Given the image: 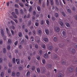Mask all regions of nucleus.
<instances>
[{
  "mask_svg": "<svg viewBox=\"0 0 77 77\" xmlns=\"http://www.w3.org/2000/svg\"><path fill=\"white\" fill-rule=\"evenodd\" d=\"M1 33L2 37H4V41H6V36L5 35V33L4 32V31H3V30H1Z\"/></svg>",
  "mask_w": 77,
  "mask_h": 77,
  "instance_id": "nucleus-1",
  "label": "nucleus"
},
{
  "mask_svg": "<svg viewBox=\"0 0 77 77\" xmlns=\"http://www.w3.org/2000/svg\"><path fill=\"white\" fill-rule=\"evenodd\" d=\"M6 29L7 33V34H8V35H9V36H11V32H10V31L9 30L8 28H6Z\"/></svg>",
  "mask_w": 77,
  "mask_h": 77,
  "instance_id": "nucleus-2",
  "label": "nucleus"
},
{
  "mask_svg": "<svg viewBox=\"0 0 77 77\" xmlns=\"http://www.w3.org/2000/svg\"><path fill=\"white\" fill-rule=\"evenodd\" d=\"M11 14L12 15H13V17H14V18H17V15H16V14H15V13L14 12H12L11 13Z\"/></svg>",
  "mask_w": 77,
  "mask_h": 77,
  "instance_id": "nucleus-3",
  "label": "nucleus"
},
{
  "mask_svg": "<svg viewBox=\"0 0 77 77\" xmlns=\"http://www.w3.org/2000/svg\"><path fill=\"white\" fill-rule=\"evenodd\" d=\"M55 30L57 32H59L60 30V29L59 27L57 26L55 28Z\"/></svg>",
  "mask_w": 77,
  "mask_h": 77,
  "instance_id": "nucleus-4",
  "label": "nucleus"
},
{
  "mask_svg": "<svg viewBox=\"0 0 77 77\" xmlns=\"http://www.w3.org/2000/svg\"><path fill=\"white\" fill-rule=\"evenodd\" d=\"M45 31L46 34H47V35H48V34H49V31L48 30V29H45Z\"/></svg>",
  "mask_w": 77,
  "mask_h": 77,
  "instance_id": "nucleus-5",
  "label": "nucleus"
},
{
  "mask_svg": "<svg viewBox=\"0 0 77 77\" xmlns=\"http://www.w3.org/2000/svg\"><path fill=\"white\" fill-rule=\"evenodd\" d=\"M12 42V41H11V40L10 38H9L8 40V44H11Z\"/></svg>",
  "mask_w": 77,
  "mask_h": 77,
  "instance_id": "nucleus-6",
  "label": "nucleus"
},
{
  "mask_svg": "<svg viewBox=\"0 0 77 77\" xmlns=\"http://www.w3.org/2000/svg\"><path fill=\"white\" fill-rule=\"evenodd\" d=\"M16 75V73L14 71H13L12 73V77H14Z\"/></svg>",
  "mask_w": 77,
  "mask_h": 77,
  "instance_id": "nucleus-7",
  "label": "nucleus"
},
{
  "mask_svg": "<svg viewBox=\"0 0 77 77\" xmlns=\"http://www.w3.org/2000/svg\"><path fill=\"white\" fill-rule=\"evenodd\" d=\"M30 71H28L26 73V76L29 77V76H30Z\"/></svg>",
  "mask_w": 77,
  "mask_h": 77,
  "instance_id": "nucleus-8",
  "label": "nucleus"
},
{
  "mask_svg": "<svg viewBox=\"0 0 77 77\" xmlns=\"http://www.w3.org/2000/svg\"><path fill=\"white\" fill-rule=\"evenodd\" d=\"M55 3L57 6H59V2L58 1V0H55Z\"/></svg>",
  "mask_w": 77,
  "mask_h": 77,
  "instance_id": "nucleus-9",
  "label": "nucleus"
},
{
  "mask_svg": "<svg viewBox=\"0 0 77 77\" xmlns=\"http://www.w3.org/2000/svg\"><path fill=\"white\" fill-rule=\"evenodd\" d=\"M48 49L49 50H52L53 49V47L52 46H50L49 47Z\"/></svg>",
  "mask_w": 77,
  "mask_h": 77,
  "instance_id": "nucleus-10",
  "label": "nucleus"
},
{
  "mask_svg": "<svg viewBox=\"0 0 77 77\" xmlns=\"http://www.w3.org/2000/svg\"><path fill=\"white\" fill-rule=\"evenodd\" d=\"M50 2L51 5V6L53 5V4H54V2H53V0H50Z\"/></svg>",
  "mask_w": 77,
  "mask_h": 77,
  "instance_id": "nucleus-11",
  "label": "nucleus"
},
{
  "mask_svg": "<svg viewBox=\"0 0 77 77\" xmlns=\"http://www.w3.org/2000/svg\"><path fill=\"white\" fill-rule=\"evenodd\" d=\"M69 71V72H72L73 71V69L71 68H70L69 69H68Z\"/></svg>",
  "mask_w": 77,
  "mask_h": 77,
  "instance_id": "nucleus-12",
  "label": "nucleus"
},
{
  "mask_svg": "<svg viewBox=\"0 0 77 77\" xmlns=\"http://www.w3.org/2000/svg\"><path fill=\"white\" fill-rule=\"evenodd\" d=\"M15 11L16 14L17 15L18 14H19V13H18V10L17 8H16L15 9Z\"/></svg>",
  "mask_w": 77,
  "mask_h": 77,
  "instance_id": "nucleus-13",
  "label": "nucleus"
},
{
  "mask_svg": "<svg viewBox=\"0 0 77 77\" xmlns=\"http://www.w3.org/2000/svg\"><path fill=\"white\" fill-rule=\"evenodd\" d=\"M66 26H67V27H70V25H69V23H68L66 22Z\"/></svg>",
  "mask_w": 77,
  "mask_h": 77,
  "instance_id": "nucleus-14",
  "label": "nucleus"
},
{
  "mask_svg": "<svg viewBox=\"0 0 77 77\" xmlns=\"http://www.w3.org/2000/svg\"><path fill=\"white\" fill-rule=\"evenodd\" d=\"M18 35L19 37H21L22 36V33H21V32H19L18 33Z\"/></svg>",
  "mask_w": 77,
  "mask_h": 77,
  "instance_id": "nucleus-15",
  "label": "nucleus"
},
{
  "mask_svg": "<svg viewBox=\"0 0 77 77\" xmlns=\"http://www.w3.org/2000/svg\"><path fill=\"white\" fill-rule=\"evenodd\" d=\"M60 24L61 26L62 27H63V22L62 21H60Z\"/></svg>",
  "mask_w": 77,
  "mask_h": 77,
  "instance_id": "nucleus-16",
  "label": "nucleus"
},
{
  "mask_svg": "<svg viewBox=\"0 0 77 77\" xmlns=\"http://www.w3.org/2000/svg\"><path fill=\"white\" fill-rule=\"evenodd\" d=\"M44 57L45 58H48V56L47 54H45L44 55Z\"/></svg>",
  "mask_w": 77,
  "mask_h": 77,
  "instance_id": "nucleus-17",
  "label": "nucleus"
},
{
  "mask_svg": "<svg viewBox=\"0 0 77 77\" xmlns=\"http://www.w3.org/2000/svg\"><path fill=\"white\" fill-rule=\"evenodd\" d=\"M3 76H4V73H3V72H2L0 74V77H3Z\"/></svg>",
  "mask_w": 77,
  "mask_h": 77,
  "instance_id": "nucleus-18",
  "label": "nucleus"
},
{
  "mask_svg": "<svg viewBox=\"0 0 77 77\" xmlns=\"http://www.w3.org/2000/svg\"><path fill=\"white\" fill-rule=\"evenodd\" d=\"M16 60L17 62V64H20V59H16Z\"/></svg>",
  "mask_w": 77,
  "mask_h": 77,
  "instance_id": "nucleus-19",
  "label": "nucleus"
},
{
  "mask_svg": "<svg viewBox=\"0 0 77 77\" xmlns=\"http://www.w3.org/2000/svg\"><path fill=\"white\" fill-rule=\"evenodd\" d=\"M37 9L38 11H41V7L38 6H37Z\"/></svg>",
  "mask_w": 77,
  "mask_h": 77,
  "instance_id": "nucleus-20",
  "label": "nucleus"
},
{
  "mask_svg": "<svg viewBox=\"0 0 77 77\" xmlns=\"http://www.w3.org/2000/svg\"><path fill=\"white\" fill-rule=\"evenodd\" d=\"M62 34H63V37L64 38H65V31H63L62 32Z\"/></svg>",
  "mask_w": 77,
  "mask_h": 77,
  "instance_id": "nucleus-21",
  "label": "nucleus"
},
{
  "mask_svg": "<svg viewBox=\"0 0 77 77\" xmlns=\"http://www.w3.org/2000/svg\"><path fill=\"white\" fill-rule=\"evenodd\" d=\"M12 63H15V58L14 57L13 58Z\"/></svg>",
  "mask_w": 77,
  "mask_h": 77,
  "instance_id": "nucleus-22",
  "label": "nucleus"
},
{
  "mask_svg": "<svg viewBox=\"0 0 77 77\" xmlns=\"http://www.w3.org/2000/svg\"><path fill=\"white\" fill-rule=\"evenodd\" d=\"M23 67H22L21 66H20L19 67V71H21V70H23Z\"/></svg>",
  "mask_w": 77,
  "mask_h": 77,
  "instance_id": "nucleus-23",
  "label": "nucleus"
},
{
  "mask_svg": "<svg viewBox=\"0 0 77 77\" xmlns=\"http://www.w3.org/2000/svg\"><path fill=\"white\" fill-rule=\"evenodd\" d=\"M35 66H33L31 68V69L32 70V71H33L35 70Z\"/></svg>",
  "mask_w": 77,
  "mask_h": 77,
  "instance_id": "nucleus-24",
  "label": "nucleus"
},
{
  "mask_svg": "<svg viewBox=\"0 0 77 77\" xmlns=\"http://www.w3.org/2000/svg\"><path fill=\"white\" fill-rule=\"evenodd\" d=\"M46 5L47 6H49V0H47Z\"/></svg>",
  "mask_w": 77,
  "mask_h": 77,
  "instance_id": "nucleus-25",
  "label": "nucleus"
},
{
  "mask_svg": "<svg viewBox=\"0 0 77 77\" xmlns=\"http://www.w3.org/2000/svg\"><path fill=\"white\" fill-rule=\"evenodd\" d=\"M54 40L55 42H56L57 41V38L56 37H54Z\"/></svg>",
  "mask_w": 77,
  "mask_h": 77,
  "instance_id": "nucleus-26",
  "label": "nucleus"
},
{
  "mask_svg": "<svg viewBox=\"0 0 77 77\" xmlns=\"http://www.w3.org/2000/svg\"><path fill=\"white\" fill-rule=\"evenodd\" d=\"M42 33V31H41V30H39L38 31V35H41V33Z\"/></svg>",
  "mask_w": 77,
  "mask_h": 77,
  "instance_id": "nucleus-27",
  "label": "nucleus"
},
{
  "mask_svg": "<svg viewBox=\"0 0 77 77\" xmlns=\"http://www.w3.org/2000/svg\"><path fill=\"white\" fill-rule=\"evenodd\" d=\"M19 5L21 6L22 8L23 7V6H24V5L22 3H19Z\"/></svg>",
  "mask_w": 77,
  "mask_h": 77,
  "instance_id": "nucleus-28",
  "label": "nucleus"
},
{
  "mask_svg": "<svg viewBox=\"0 0 77 77\" xmlns=\"http://www.w3.org/2000/svg\"><path fill=\"white\" fill-rule=\"evenodd\" d=\"M28 26H30L31 24H32V21L31 20H29L28 23Z\"/></svg>",
  "mask_w": 77,
  "mask_h": 77,
  "instance_id": "nucleus-29",
  "label": "nucleus"
},
{
  "mask_svg": "<svg viewBox=\"0 0 77 77\" xmlns=\"http://www.w3.org/2000/svg\"><path fill=\"white\" fill-rule=\"evenodd\" d=\"M55 17H56V18H57L59 16V14H58V13H56L55 14Z\"/></svg>",
  "mask_w": 77,
  "mask_h": 77,
  "instance_id": "nucleus-30",
  "label": "nucleus"
},
{
  "mask_svg": "<svg viewBox=\"0 0 77 77\" xmlns=\"http://www.w3.org/2000/svg\"><path fill=\"white\" fill-rule=\"evenodd\" d=\"M18 41H17L16 42H14V44L15 45H17L18 44Z\"/></svg>",
  "mask_w": 77,
  "mask_h": 77,
  "instance_id": "nucleus-31",
  "label": "nucleus"
},
{
  "mask_svg": "<svg viewBox=\"0 0 77 77\" xmlns=\"http://www.w3.org/2000/svg\"><path fill=\"white\" fill-rule=\"evenodd\" d=\"M37 71L38 72V73H39L40 72V69L39 68H37Z\"/></svg>",
  "mask_w": 77,
  "mask_h": 77,
  "instance_id": "nucleus-32",
  "label": "nucleus"
},
{
  "mask_svg": "<svg viewBox=\"0 0 77 77\" xmlns=\"http://www.w3.org/2000/svg\"><path fill=\"white\" fill-rule=\"evenodd\" d=\"M7 48L8 50H10L11 48V46H10V45H8L7 46Z\"/></svg>",
  "mask_w": 77,
  "mask_h": 77,
  "instance_id": "nucleus-33",
  "label": "nucleus"
},
{
  "mask_svg": "<svg viewBox=\"0 0 77 77\" xmlns=\"http://www.w3.org/2000/svg\"><path fill=\"white\" fill-rule=\"evenodd\" d=\"M72 53H74L75 52V49L74 48L72 49Z\"/></svg>",
  "mask_w": 77,
  "mask_h": 77,
  "instance_id": "nucleus-34",
  "label": "nucleus"
},
{
  "mask_svg": "<svg viewBox=\"0 0 77 77\" xmlns=\"http://www.w3.org/2000/svg\"><path fill=\"white\" fill-rule=\"evenodd\" d=\"M63 77V74L62 73H60L58 75V77Z\"/></svg>",
  "mask_w": 77,
  "mask_h": 77,
  "instance_id": "nucleus-35",
  "label": "nucleus"
},
{
  "mask_svg": "<svg viewBox=\"0 0 77 77\" xmlns=\"http://www.w3.org/2000/svg\"><path fill=\"white\" fill-rule=\"evenodd\" d=\"M20 72H17V73H16V75L18 77H19L20 76Z\"/></svg>",
  "mask_w": 77,
  "mask_h": 77,
  "instance_id": "nucleus-36",
  "label": "nucleus"
},
{
  "mask_svg": "<svg viewBox=\"0 0 77 77\" xmlns=\"http://www.w3.org/2000/svg\"><path fill=\"white\" fill-rule=\"evenodd\" d=\"M44 40L45 42H48V39L46 38H45Z\"/></svg>",
  "mask_w": 77,
  "mask_h": 77,
  "instance_id": "nucleus-37",
  "label": "nucleus"
},
{
  "mask_svg": "<svg viewBox=\"0 0 77 77\" xmlns=\"http://www.w3.org/2000/svg\"><path fill=\"white\" fill-rule=\"evenodd\" d=\"M42 47L43 48H45V45L44 44H43L42 45Z\"/></svg>",
  "mask_w": 77,
  "mask_h": 77,
  "instance_id": "nucleus-38",
  "label": "nucleus"
},
{
  "mask_svg": "<svg viewBox=\"0 0 77 77\" xmlns=\"http://www.w3.org/2000/svg\"><path fill=\"white\" fill-rule=\"evenodd\" d=\"M3 51L4 53H6V48H4L3 49Z\"/></svg>",
  "mask_w": 77,
  "mask_h": 77,
  "instance_id": "nucleus-39",
  "label": "nucleus"
},
{
  "mask_svg": "<svg viewBox=\"0 0 77 77\" xmlns=\"http://www.w3.org/2000/svg\"><path fill=\"white\" fill-rule=\"evenodd\" d=\"M61 14L64 17H65V13H64V12H61Z\"/></svg>",
  "mask_w": 77,
  "mask_h": 77,
  "instance_id": "nucleus-40",
  "label": "nucleus"
},
{
  "mask_svg": "<svg viewBox=\"0 0 77 77\" xmlns=\"http://www.w3.org/2000/svg\"><path fill=\"white\" fill-rule=\"evenodd\" d=\"M11 70L10 69H8V73H11Z\"/></svg>",
  "mask_w": 77,
  "mask_h": 77,
  "instance_id": "nucleus-41",
  "label": "nucleus"
},
{
  "mask_svg": "<svg viewBox=\"0 0 77 77\" xmlns=\"http://www.w3.org/2000/svg\"><path fill=\"white\" fill-rule=\"evenodd\" d=\"M11 32L13 35H14V31L12 30V29L11 30Z\"/></svg>",
  "mask_w": 77,
  "mask_h": 77,
  "instance_id": "nucleus-42",
  "label": "nucleus"
},
{
  "mask_svg": "<svg viewBox=\"0 0 77 77\" xmlns=\"http://www.w3.org/2000/svg\"><path fill=\"white\" fill-rule=\"evenodd\" d=\"M36 59L37 60H40V56H37L36 57Z\"/></svg>",
  "mask_w": 77,
  "mask_h": 77,
  "instance_id": "nucleus-43",
  "label": "nucleus"
},
{
  "mask_svg": "<svg viewBox=\"0 0 77 77\" xmlns=\"http://www.w3.org/2000/svg\"><path fill=\"white\" fill-rule=\"evenodd\" d=\"M8 65L9 66H10V67H12V64L11 63H9L8 64Z\"/></svg>",
  "mask_w": 77,
  "mask_h": 77,
  "instance_id": "nucleus-44",
  "label": "nucleus"
},
{
  "mask_svg": "<svg viewBox=\"0 0 77 77\" xmlns=\"http://www.w3.org/2000/svg\"><path fill=\"white\" fill-rule=\"evenodd\" d=\"M42 62L44 64V63H45V59H42Z\"/></svg>",
  "mask_w": 77,
  "mask_h": 77,
  "instance_id": "nucleus-45",
  "label": "nucleus"
},
{
  "mask_svg": "<svg viewBox=\"0 0 77 77\" xmlns=\"http://www.w3.org/2000/svg\"><path fill=\"white\" fill-rule=\"evenodd\" d=\"M67 11L69 14H71V10L69 9H67Z\"/></svg>",
  "mask_w": 77,
  "mask_h": 77,
  "instance_id": "nucleus-46",
  "label": "nucleus"
},
{
  "mask_svg": "<svg viewBox=\"0 0 77 77\" xmlns=\"http://www.w3.org/2000/svg\"><path fill=\"white\" fill-rule=\"evenodd\" d=\"M39 54L40 55H41V54H42V50H41L39 51Z\"/></svg>",
  "mask_w": 77,
  "mask_h": 77,
  "instance_id": "nucleus-47",
  "label": "nucleus"
},
{
  "mask_svg": "<svg viewBox=\"0 0 77 77\" xmlns=\"http://www.w3.org/2000/svg\"><path fill=\"white\" fill-rule=\"evenodd\" d=\"M60 5L61 7H63V4H62V2L60 1Z\"/></svg>",
  "mask_w": 77,
  "mask_h": 77,
  "instance_id": "nucleus-48",
  "label": "nucleus"
},
{
  "mask_svg": "<svg viewBox=\"0 0 77 77\" xmlns=\"http://www.w3.org/2000/svg\"><path fill=\"white\" fill-rule=\"evenodd\" d=\"M35 48H38V45L37 44H35Z\"/></svg>",
  "mask_w": 77,
  "mask_h": 77,
  "instance_id": "nucleus-49",
  "label": "nucleus"
},
{
  "mask_svg": "<svg viewBox=\"0 0 77 77\" xmlns=\"http://www.w3.org/2000/svg\"><path fill=\"white\" fill-rule=\"evenodd\" d=\"M35 26H39V23L38 22H35Z\"/></svg>",
  "mask_w": 77,
  "mask_h": 77,
  "instance_id": "nucleus-50",
  "label": "nucleus"
},
{
  "mask_svg": "<svg viewBox=\"0 0 77 77\" xmlns=\"http://www.w3.org/2000/svg\"><path fill=\"white\" fill-rule=\"evenodd\" d=\"M46 22L47 24H48V25H49V21H48V20H46Z\"/></svg>",
  "mask_w": 77,
  "mask_h": 77,
  "instance_id": "nucleus-51",
  "label": "nucleus"
},
{
  "mask_svg": "<svg viewBox=\"0 0 77 77\" xmlns=\"http://www.w3.org/2000/svg\"><path fill=\"white\" fill-rule=\"evenodd\" d=\"M32 8L30 7L29 9V12H32Z\"/></svg>",
  "mask_w": 77,
  "mask_h": 77,
  "instance_id": "nucleus-52",
  "label": "nucleus"
},
{
  "mask_svg": "<svg viewBox=\"0 0 77 77\" xmlns=\"http://www.w3.org/2000/svg\"><path fill=\"white\" fill-rule=\"evenodd\" d=\"M42 0L43 1V0H38V2L39 5H40L41 3V2H42Z\"/></svg>",
  "mask_w": 77,
  "mask_h": 77,
  "instance_id": "nucleus-53",
  "label": "nucleus"
},
{
  "mask_svg": "<svg viewBox=\"0 0 77 77\" xmlns=\"http://www.w3.org/2000/svg\"><path fill=\"white\" fill-rule=\"evenodd\" d=\"M14 21L16 23H18V21H17V20L16 19H13Z\"/></svg>",
  "mask_w": 77,
  "mask_h": 77,
  "instance_id": "nucleus-54",
  "label": "nucleus"
},
{
  "mask_svg": "<svg viewBox=\"0 0 77 77\" xmlns=\"http://www.w3.org/2000/svg\"><path fill=\"white\" fill-rule=\"evenodd\" d=\"M14 6L15 8H19V6H18V5L17 4H15Z\"/></svg>",
  "mask_w": 77,
  "mask_h": 77,
  "instance_id": "nucleus-55",
  "label": "nucleus"
},
{
  "mask_svg": "<svg viewBox=\"0 0 77 77\" xmlns=\"http://www.w3.org/2000/svg\"><path fill=\"white\" fill-rule=\"evenodd\" d=\"M20 11L21 14H24V12H23V9H20Z\"/></svg>",
  "mask_w": 77,
  "mask_h": 77,
  "instance_id": "nucleus-56",
  "label": "nucleus"
},
{
  "mask_svg": "<svg viewBox=\"0 0 77 77\" xmlns=\"http://www.w3.org/2000/svg\"><path fill=\"white\" fill-rule=\"evenodd\" d=\"M3 61L2 58H0V63H2Z\"/></svg>",
  "mask_w": 77,
  "mask_h": 77,
  "instance_id": "nucleus-57",
  "label": "nucleus"
},
{
  "mask_svg": "<svg viewBox=\"0 0 77 77\" xmlns=\"http://www.w3.org/2000/svg\"><path fill=\"white\" fill-rule=\"evenodd\" d=\"M52 19L53 21H54V20H55V18H54V16H52Z\"/></svg>",
  "mask_w": 77,
  "mask_h": 77,
  "instance_id": "nucleus-58",
  "label": "nucleus"
},
{
  "mask_svg": "<svg viewBox=\"0 0 77 77\" xmlns=\"http://www.w3.org/2000/svg\"><path fill=\"white\" fill-rule=\"evenodd\" d=\"M41 25H43V24H44V21H43L42 20L41 21Z\"/></svg>",
  "mask_w": 77,
  "mask_h": 77,
  "instance_id": "nucleus-59",
  "label": "nucleus"
},
{
  "mask_svg": "<svg viewBox=\"0 0 77 77\" xmlns=\"http://www.w3.org/2000/svg\"><path fill=\"white\" fill-rule=\"evenodd\" d=\"M25 37L27 39H29V37H28V36H27V35H25Z\"/></svg>",
  "mask_w": 77,
  "mask_h": 77,
  "instance_id": "nucleus-60",
  "label": "nucleus"
},
{
  "mask_svg": "<svg viewBox=\"0 0 77 77\" xmlns=\"http://www.w3.org/2000/svg\"><path fill=\"white\" fill-rule=\"evenodd\" d=\"M11 22L12 23V24H13V25H15V23L13 21H12V20H11Z\"/></svg>",
  "mask_w": 77,
  "mask_h": 77,
  "instance_id": "nucleus-61",
  "label": "nucleus"
},
{
  "mask_svg": "<svg viewBox=\"0 0 77 77\" xmlns=\"http://www.w3.org/2000/svg\"><path fill=\"white\" fill-rule=\"evenodd\" d=\"M55 56L54 57V59H56L57 58V55L56 54H55Z\"/></svg>",
  "mask_w": 77,
  "mask_h": 77,
  "instance_id": "nucleus-62",
  "label": "nucleus"
},
{
  "mask_svg": "<svg viewBox=\"0 0 77 77\" xmlns=\"http://www.w3.org/2000/svg\"><path fill=\"white\" fill-rule=\"evenodd\" d=\"M32 32L34 35H35L36 34V31H35V30H33L32 31Z\"/></svg>",
  "mask_w": 77,
  "mask_h": 77,
  "instance_id": "nucleus-63",
  "label": "nucleus"
},
{
  "mask_svg": "<svg viewBox=\"0 0 77 77\" xmlns=\"http://www.w3.org/2000/svg\"><path fill=\"white\" fill-rule=\"evenodd\" d=\"M28 60H30V59H31V58L30 57V56H28Z\"/></svg>",
  "mask_w": 77,
  "mask_h": 77,
  "instance_id": "nucleus-64",
  "label": "nucleus"
}]
</instances>
